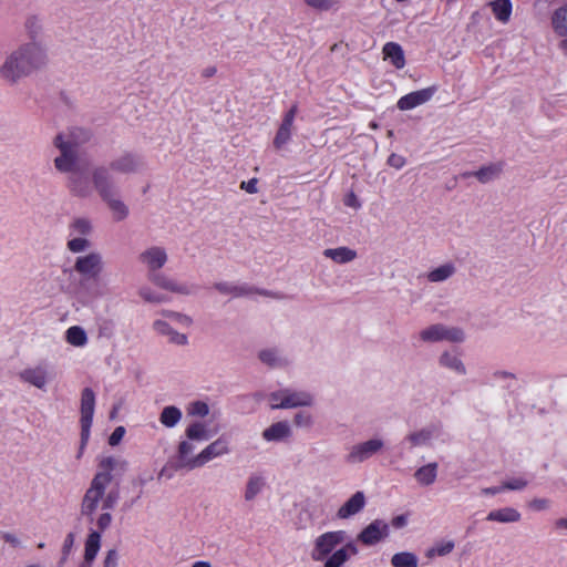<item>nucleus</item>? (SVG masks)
Here are the masks:
<instances>
[{"mask_svg":"<svg viewBox=\"0 0 567 567\" xmlns=\"http://www.w3.org/2000/svg\"><path fill=\"white\" fill-rule=\"evenodd\" d=\"M104 259L100 251L92 250L76 257L73 269L86 280L97 279L104 271Z\"/></svg>","mask_w":567,"mask_h":567,"instance_id":"7","label":"nucleus"},{"mask_svg":"<svg viewBox=\"0 0 567 567\" xmlns=\"http://www.w3.org/2000/svg\"><path fill=\"white\" fill-rule=\"evenodd\" d=\"M503 172V164L502 163H492L488 165H485L481 167L480 169L467 173V176H474L476 177L481 183L486 184L489 183L497 177L501 176Z\"/></svg>","mask_w":567,"mask_h":567,"instance_id":"21","label":"nucleus"},{"mask_svg":"<svg viewBox=\"0 0 567 567\" xmlns=\"http://www.w3.org/2000/svg\"><path fill=\"white\" fill-rule=\"evenodd\" d=\"M551 24L558 35H567V8H559L554 12Z\"/></svg>","mask_w":567,"mask_h":567,"instance_id":"33","label":"nucleus"},{"mask_svg":"<svg viewBox=\"0 0 567 567\" xmlns=\"http://www.w3.org/2000/svg\"><path fill=\"white\" fill-rule=\"evenodd\" d=\"M163 315L179 326L189 327L192 324V319L186 315L173 311H163Z\"/></svg>","mask_w":567,"mask_h":567,"instance_id":"47","label":"nucleus"},{"mask_svg":"<svg viewBox=\"0 0 567 567\" xmlns=\"http://www.w3.org/2000/svg\"><path fill=\"white\" fill-rule=\"evenodd\" d=\"M103 166L111 175H132L141 173L145 163L138 154L126 152L113 158L107 166Z\"/></svg>","mask_w":567,"mask_h":567,"instance_id":"8","label":"nucleus"},{"mask_svg":"<svg viewBox=\"0 0 567 567\" xmlns=\"http://www.w3.org/2000/svg\"><path fill=\"white\" fill-rule=\"evenodd\" d=\"M392 525L395 528H401L406 525V517L404 515H399L392 519Z\"/></svg>","mask_w":567,"mask_h":567,"instance_id":"62","label":"nucleus"},{"mask_svg":"<svg viewBox=\"0 0 567 567\" xmlns=\"http://www.w3.org/2000/svg\"><path fill=\"white\" fill-rule=\"evenodd\" d=\"M296 114L297 105H292L291 109L285 114L272 142L276 150H281L290 141Z\"/></svg>","mask_w":567,"mask_h":567,"instance_id":"15","label":"nucleus"},{"mask_svg":"<svg viewBox=\"0 0 567 567\" xmlns=\"http://www.w3.org/2000/svg\"><path fill=\"white\" fill-rule=\"evenodd\" d=\"M2 538H3V540L6 543H9V544H11L13 546H19L20 545V540L18 539V537H16L12 534L6 533V534H3Z\"/></svg>","mask_w":567,"mask_h":567,"instance_id":"63","label":"nucleus"},{"mask_svg":"<svg viewBox=\"0 0 567 567\" xmlns=\"http://www.w3.org/2000/svg\"><path fill=\"white\" fill-rule=\"evenodd\" d=\"M94 408V392L90 388H85L82 391L81 396V450L84 449L90 436V429L93 422Z\"/></svg>","mask_w":567,"mask_h":567,"instance_id":"9","label":"nucleus"},{"mask_svg":"<svg viewBox=\"0 0 567 567\" xmlns=\"http://www.w3.org/2000/svg\"><path fill=\"white\" fill-rule=\"evenodd\" d=\"M436 463H430L420 467L414 474L415 480L423 486L433 484L436 480Z\"/></svg>","mask_w":567,"mask_h":567,"instance_id":"29","label":"nucleus"},{"mask_svg":"<svg viewBox=\"0 0 567 567\" xmlns=\"http://www.w3.org/2000/svg\"><path fill=\"white\" fill-rule=\"evenodd\" d=\"M454 542L452 540L437 543L426 551V557L433 558L435 556H445L454 549Z\"/></svg>","mask_w":567,"mask_h":567,"instance_id":"43","label":"nucleus"},{"mask_svg":"<svg viewBox=\"0 0 567 567\" xmlns=\"http://www.w3.org/2000/svg\"><path fill=\"white\" fill-rule=\"evenodd\" d=\"M49 52L43 41H28L19 44L4 56L0 64V80L9 86L47 68Z\"/></svg>","mask_w":567,"mask_h":567,"instance_id":"1","label":"nucleus"},{"mask_svg":"<svg viewBox=\"0 0 567 567\" xmlns=\"http://www.w3.org/2000/svg\"><path fill=\"white\" fill-rule=\"evenodd\" d=\"M21 381L39 389L45 390L49 381L51 380L50 372L45 365L39 364L22 370L19 373Z\"/></svg>","mask_w":567,"mask_h":567,"instance_id":"14","label":"nucleus"},{"mask_svg":"<svg viewBox=\"0 0 567 567\" xmlns=\"http://www.w3.org/2000/svg\"><path fill=\"white\" fill-rule=\"evenodd\" d=\"M383 59L390 61V63L401 70L405 65V55L402 47L396 42H388L382 49Z\"/></svg>","mask_w":567,"mask_h":567,"instance_id":"19","label":"nucleus"},{"mask_svg":"<svg viewBox=\"0 0 567 567\" xmlns=\"http://www.w3.org/2000/svg\"><path fill=\"white\" fill-rule=\"evenodd\" d=\"M293 423L298 427H310L313 423L312 415L308 412H298L293 417Z\"/></svg>","mask_w":567,"mask_h":567,"instance_id":"48","label":"nucleus"},{"mask_svg":"<svg viewBox=\"0 0 567 567\" xmlns=\"http://www.w3.org/2000/svg\"><path fill=\"white\" fill-rule=\"evenodd\" d=\"M433 432L431 430H421L419 432L411 433L406 436V440L411 443V446H420L430 442Z\"/></svg>","mask_w":567,"mask_h":567,"instance_id":"44","label":"nucleus"},{"mask_svg":"<svg viewBox=\"0 0 567 567\" xmlns=\"http://www.w3.org/2000/svg\"><path fill=\"white\" fill-rule=\"evenodd\" d=\"M86 140L89 134L81 130L58 134L53 145L60 151V155L54 158V167L61 173L74 172L79 162V145Z\"/></svg>","mask_w":567,"mask_h":567,"instance_id":"6","label":"nucleus"},{"mask_svg":"<svg viewBox=\"0 0 567 567\" xmlns=\"http://www.w3.org/2000/svg\"><path fill=\"white\" fill-rule=\"evenodd\" d=\"M24 29L30 38V41H41L39 35L42 32V21L37 16H30L25 19Z\"/></svg>","mask_w":567,"mask_h":567,"instance_id":"39","label":"nucleus"},{"mask_svg":"<svg viewBox=\"0 0 567 567\" xmlns=\"http://www.w3.org/2000/svg\"><path fill=\"white\" fill-rule=\"evenodd\" d=\"M291 436V429L285 421L271 424L262 432V437L266 441H280Z\"/></svg>","mask_w":567,"mask_h":567,"instance_id":"22","label":"nucleus"},{"mask_svg":"<svg viewBox=\"0 0 567 567\" xmlns=\"http://www.w3.org/2000/svg\"><path fill=\"white\" fill-rule=\"evenodd\" d=\"M112 519L113 517L110 513H102L101 515H99V517L96 518V526L100 533L110 527Z\"/></svg>","mask_w":567,"mask_h":567,"instance_id":"51","label":"nucleus"},{"mask_svg":"<svg viewBox=\"0 0 567 567\" xmlns=\"http://www.w3.org/2000/svg\"><path fill=\"white\" fill-rule=\"evenodd\" d=\"M229 453V443L225 437H219L207 445L194 460L188 463L190 466H203L213 458Z\"/></svg>","mask_w":567,"mask_h":567,"instance_id":"13","label":"nucleus"},{"mask_svg":"<svg viewBox=\"0 0 567 567\" xmlns=\"http://www.w3.org/2000/svg\"><path fill=\"white\" fill-rule=\"evenodd\" d=\"M405 157L395 153H392L388 157V164L395 169H401L405 165Z\"/></svg>","mask_w":567,"mask_h":567,"instance_id":"52","label":"nucleus"},{"mask_svg":"<svg viewBox=\"0 0 567 567\" xmlns=\"http://www.w3.org/2000/svg\"><path fill=\"white\" fill-rule=\"evenodd\" d=\"M391 564L393 567H417L419 559L413 553L402 551L392 556Z\"/></svg>","mask_w":567,"mask_h":567,"instance_id":"35","label":"nucleus"},{"mask_svg":"<svg viewBox=\"0 0 567 567\" xmlns=\"http://www.w3.org/2000/svg\"><path fill=\"white\" fill-rule=\"evenodd\" d=\"M92 184L101 200L111 212L115 221H123L130 215V208L124 203L114 178L104 166H95L91 172Z\"/></svg>","mask_w":567,"mask_h":567,"instance_id":"5","label":"nucleus"},{"mask_svg":"<svg viewBox=\"0 0 567 567\" xmlns=\"http://www.w3.org/2000/svg\"><path fill=\"white\" fill-rule=\"evenodd\" d=\"M367 503V498L363 492H355L338 511V519H348L358 513H360Z\"/></svg>","mask_w":567,"mask_h":567,"instance_id":"17","label":"nucleus"},{"mask_svg":"<svg viewBox=\"0 0 567 567\" xmlns=\"http://www.w3.org/2000/svg\"><path fill=\"white\" fill-rule=\"evenodd\" d=\"M66 341L74 347H83L87 342V336L83 328L79 326L70 327L65 333Z\"/></svg>","mask_w":567,"mask_h":567,"instance_id":"34","label":"nucleus"},{"mask_svg":"<svg viewBox=\"0 0 567 567\" xmlns=\"http://www.w3.org/2000/svg\"><path fill=\"white\" fill-rule=\"evenodd\" d=\"M240 188L245 189L249 194H256L257 189V178H251L247 182H241Z\"/></svg>","mask_w":567,"mask_h":567,"instance_id":"59","label":"nucleus"},{"mask_svg":"<svg viewBox=\"0 0 567 567\" xmlns=\"http://www.w3.org/2000/svg\"><path fill=\"white\" fill-rule=\"evenodd\" d=\"M101 547V534L93 530L89 534L85 542L84 557L86 560H94Z\"/></svg>","mask_w":567,"mask_h":567,"instance_id":"31","label":"nucleus"},{"mask_svg":"<svg viewBox=\"0 0 567 567\" xmlns=\"http://www.w3.org/2000/svg\"><path fill=\"white\" fill-rule=\"evenodd\" d=\"M440 363L442 367L451 369L458 374L465 373V367L456 354L444 352L440 358Z\"/></svg>","mask_w":567,"mask_h":567,"instance_id":"38","label":"nucleus"},{"mask_svg":"<svg viewBox=\"0 0 567 567\" xmlns=\"http://www.w3.org/2000/svg\"><path fill=\"white\" fill-rule=\"evenodd\" d=\"M313 403V396L311 393L306 391H291L284 389V401L276 406H282V409H293L299 406H310Z\"/></svg>","mask_w":567,"mask_h":567,"instance_id":"18","label":"nucleus"},{"mask_svg":"<svg viewBox=\"0 0 567 567\" xmlns=\"http://www.w3.org/2000/svg\"><path fill=\"white\" fill-rule=\"evenodd\" d=\"M99 467L100 471L94 475L81 502V514L90 519L93 518L100 502H102L104 509H112L117 504L118 491L105 492L113 478L111 472L114 470L126 471L127 462L113 456H105L101 458Z\"/></svg>","mask_w":567,"mask_h":567,"instance_id":"2","label":"nucleus"},{"mask_svg":"<svg viewBox=\"0 0 567 567\" xmlns=\"http://www.w3.org/2000/svg\"><path fill=\"white\" fill-rule=\"evenodd\" d=\"M305 2L319 11H328L338 6L337 0H305Z\"/></svg>","mask_w":567,"mask_h":567,"instance_id":"46","label":"nucleus"},{"mask_svg":"<svg viewBox=\"0 0 567 567\" xmlns=\"http://www.w3.org/2000/svg\"><path fill=\"white\" fill-rule=\"evenodd\" d=\"M528 507L535 512L547 511L550 507V501L548 498H533L528 503Z\"/></svg>","mask_w":567,"mask_h":567,"instance_id":"49","label":"nucleus"},{"mask_svg":"<svg viewBox=\"0 0 567 567\" xmlns=\"http://www.w3.org/2000/svg\"><path fill=\"white\" fill-rule=\"evenodd\" d=\"M153 327L156 332L167 336L168 340L172 343H175L178 346H185L187 343V336L184 333L174 331L166 321L156 320L154 322Z\"/></svg>","mask_w":567,"mask_h":567,"instance_id":"24","label":"nucleus"},{"mask_svg":"<svg viewBox=\"0 0 567 567\" xmlns=\"http://www.w3.org/2000/svg\"><path fill=\"white\" fill-rule=\"evenodd\" d=\"M503 491H505L504 485H501V486H495V487L483 488L481 491V493L484 494V495H495V494H498V493H501Z\"/></svg>","mask_w":567,"mask_h":567,"instance_id":"61","label":"nucleus"},{"mask_svg":"<svg viewBox=\"0 0 567 567\" xmlns=\"http://www.w3.org/2000/svg\"><path fill=\"white\" fill-rule=\"evenodd\" d=\"M388 536L389 525L381 519H374L358 534L357 539L365 546H373Z\"/></svg>","mask_w":567,"mask_h":567,"instance_id":"12","label":"nucleus"},{"mask_svg":"<svg viewBox=\"0 0 567 567\" xmlns=\"http://www.w3.org/2000/svg\"><path fill=\"white\" fill-rule=\"evenodd\" d=\"M91 246V243L89 239L81 237V236H74L71 238L66 247L73 254H79L85 251Z\"/></svg>","mask_w":567,"mask_h":567,"instance_id":"45","label":"nucleus"},{"mask_svg":"<svg viewBox=\"0 0 567 567\" xmlns=\"http://www.w3.org/2000/svg\"><path fill=\"white\" fill-rule=\"evenodd\" d=\"M137 260L146 270L148 280L158 288L183 296L193 293V286L178 282L159 272L168 261V254L164 247H147L140 252Z\"/></svg>","mask_w":567,"mask_h":567,"instance_id":"4","label":"nucleus"},{"mask_svg":"<svg viewBox=\"0 0 567 567\" xmlns=\"http://www.w3.org/2000/svg\"><path fill=\"white\" fill-rule=\"evenodd\" d=\"M434 91V87H427L409 93L398 101V109L408 111L422 105L432 99Z\"/></svg>","mask_w":567,"mask_h":567,"instance_id":"16","label":"nucleus"},{"mask_svg":"<svg viewBox=\"0 0 567 567\" xmlns=\"http://www.w3.org/2000/svg\"><path fill=\"white\" fill-rule=\"evenodd\" d=\"M280 401H284V390H279L269 394V404L271 409H282V406H275L280 404Z\"/></svg>","mask_w":567,"mask_h":567,"instance_id":"55","label":"nucleus"},{"mask_svg":"<svg viewBox=\"0 0 567 567\" xmlns=\"http://www.w3.org/2000/svg\"><path fill=\"white\" fill-rule=\"evenodd\" d=\"M185 433L190 441H206L209 439L207 426L200 422L188 425Z\"/></svg>","mask_w":567,"mask_h":567,"instance_id":"37","label":"nucleus"},{"mask_svg":"<svg viewBox=\"0 0 567 567\" xmlns=\"http://www.w3.org/2000/svg\"><path fill=\"white\" fill-rule=\"evenodd\" d=\"M486 519L498 523H516L520 520V513L513 507H504L491 511L487 514Z\"/></svg>","mask_w":567,"mask_h":567,"instance_id":"23","label":"nucleus"},{"mask_svg":"<svg viewBox=\"0 0 567 567\" xmlns=\"http://www.w3.org/2000/svg\"><path fill=\"white\" fill-rule=\"evenodd\" d=\"M346 530H329L318 535L312 543L310 557L323 563L322 567H343L351 557L358 555L354 542H347Z\"/></svg>","mask_w":567,"mask_h":567,"instance_id":"3","label":"nucleus"},{"mask_svg":"<svg viewBox=\"0 0 567 567\" xmlns=\"http://www.w3.org/2000/svg\"><path fill=\"white\" fill-rule=\"evenodd\" d=\"M421 340L425 342L451 341L462 342L464 332L460 328L446 327L444 324H433L420 332Z\"/></svg>","mask_w":567,"mask_h":567,"instance_id":"10","label":"nucleus"},{"mask_svg":"<svg viewBox=\"0 0 567 567\" xmlns=\"http://www.w3.org/2000/svg\"><path fill=\"white\" fill-rule=\"evenodd\" d=\"M384 447L381 439H371L369 441L353 445L347 455V462L358 464L367 461L371 456L380 453Z\"/></svg>","mask_w":567,"mask_h":567,"instance_id":"11","label":"nucleus"},{"mask_svg":"<svg viewBox=\"0 0 567 567\" xmlns=\"http://www.w3.org/2000/svg\"><path fill=\"white\" fill-rule=\"evenodd\" d=\"M124 433H125V430L123 426L116 427L109 439L110 445L114 446V445L118 444L120 441L123 439Z\"/></svg>","mask_w":567,"mask_h":567,"instance_id":"58","label":"nucleus"},{"mask_svg":"<svg viewBox=\"0 0 567 567\" xmlns=\"http://www.w3.org/2000/svg\"><path fill=\"white\" fill-rule=\"evenodd\" d=\"M73 544H74V535L72 533H70L65 540H64V544H63V548H62V553H63V557H62V561H64L68 557V555L70 554L72 547H73Z\"/></svg>","mask_w":567,"mask_h":567,"instance_id":"56","label":"nucleus"},{"mask_svg":"<svg viewBox=\"0 0 567 567\" xmlns=\"http://www.w3.org/2000/svg\"><path fill=\"white\" fill-rule=\"evenodd\" d=\"M68 187L74 196L85 198L91 195V187L87 181L79 175H72L69 178Z\"/></svg>","mask_w":567,"mask_h":567,"instance_id":"27","label":"nucleus"},{"mask_svg":"<svg viewBox=\"0 0 567 567\" xmlns=\"http://www.w3.org/2000/svg\"><path fill=\"white\" fill-rule=\"evenodd\" d=\"M195 446L189 441H182L178 445V457L176 463V468H186V470H194L198 466H190L188 463H190L194 460L193 457H189V455L194 452Z\"/></svg>","mask_w":567,"mask_h":567,"instance_id":"25","label":"nucleus"},{"mask_svg":"<svg viewBox=\"0 0 567 567\" xmlns=\"http://www.w3.org/2000/svg\"><path fill=\"white\" fill-rule=\"evenodd\" d=\"M182 419V412L176 406H166L163 409L159 421L167 427L175 426Z\"/></svg>","mask_w":567,"mask_h":567,"instance_id":"36","label":"nucleus"},{"mask_svg":"<svg viewBox=\"0 0 567 567\" xmlns=\"http://www.w3.org/2000/svg\"><path fill=\"white\" fill-rule=\"evenodd\" d=\"M491 7L498 21L505 23L509 20L512 13V3L509 0H495L491 2Z\"/></svg>","mask_w":567,"mask_h":567,"instance_id":"32","label":"nucleus"},{"mask_svg":"<svg viewBox=\"0 0 567 567\" xmlns=\"http://www.w3.org/2000/svg\"><path fill=\"white\" fill-rule=\"evenodd\" d=\"M214 289L219 293L230 296L231 298L248 296L252 292V290L246 286H238L231 282H216L214 285Z\"/></svg>","mask_w":567,"mask_h":567,"instance_id":"26","label":"nucleus"},{"mask_svg":"<svg viewBox=\"0 0 567 567\" xmlns=\"http://www.w3.org/2000/svg\"><path fill=\"white\" fill-rule=\"evenodd\" d=\"M503 485H504L505 489L519 491L527 486V481L524 478H520V477L513 478V480L505 482Z\"/></svg>","mask_w":567,"mask_h":567,"instance_id":"50","label":"nucleus"},{"mask_svg":"<svg viewBox=\"0 0 567 567\" xmlns=\"http://www.w3.org/2000/svg\"><path fill=\"white\" fill-rule=\"evenodd\" d=\"M455 266L452 262L443 264L426 274L430 282H442L455 274Z\"/></svg>","mask_w":567,"mask_h":567,"instance_id":"28","label":"nucleus"},{"mask_svg":"<svg viewBox=\"0 0 567 567\" xmlns=\"http://www.w3.org/2000/svg\"><path fill=\"white\" fill-rule=\"evenodd\" d=\"M259 359L269 367H279L285 363L284 358L276 349H265L260 351Z\"/></svg>","mask_w":567,"mask_h":567,"instance_id":"41","label":"nucleus"},{"mask_svg":"<svg viewBox=\"0 0 567 567\" xmlns=\"http://www.w3.org/2000/svg\"><path fill=\"white\" fill-rule=\"evenodd\" d=\"M209 412L208 405L204 402H196L192 405L190 413L194 415L205 416Z\"/></svg>","mask_w":567,"mask_h":567,"instance_id":"54","label":"nucleus"},{"mask_svg":"<svg viewBox=\"0 0 567 567\" xmlns=\"http://www.w3.org/2000/svg\"><path fill=\"white\" fill-rule=\"evenodd\" d=\"M323 256L331 259L336 264H348L353 261L358 254L354 249L342 246L337 248H327L323 250Z\"/></svg>","mask_w":567,"mask_h":567,"instance_id":"20","label":"nucleus"},{"mask_svg":"<svg viewBox=\"0 0 567 567\" xmlns=\"http://www.w3.org/2000/svg\"><path fill=\"white\" fill-rule=\"evenodd\" d=\"M118 554L115 549H110L103 561V567H117Z\"/></svg>","mask_w":567,"mask_h":567,"instance_id":"53","label":"nucleus"},{"mask_svg":"<svg viewBox=\"0 0 567 567\" xmlns=\"http://www.w3.org/2000/svg\"><path fill=\"white\" fill-rule=\"evenodd\" d=\"M93 226L90 219L84 217L75 218L70 224L71 235L73 236H87L92 233Z\"/></svg>","mask_w":567,"mask_h":567,"instance_id":"40","label":"nucleus"},{"mask_svg":"<svg viewBox=\"0 0 567 567\" xmlns=\"http://www.w3.org/2000/svg\"><path fill=\"white\" fill-rule=\"evenodd\" d=\"M265 478L259 475H251L245 487V501L251 502L264 488Z\"/></svg>","mask_w":567,"mask_h":567,"instance_id":"30","label":"nucleus"},{"mask_svg":"<svg viewBox=\"0 0 567 567\" xmlns=\"http://www.w3.org/2000/svg\"><path fill=\"white\" fill-rule=\"evenodd\" d=\"M192 567H212V565L209 561L200 560V561L194 563Z\"/></svg>","mask_w":567,"mask_h":567,"instance_id":"64","label":"nucleus"},{"mask_svg":"<svg viewBox=\"0 0 567 567\" xmlns=\"http://www.w3.org/2000/svg\"><path fill=\"white\" fill-rule=\"evenodd\" d=\"M554 527L558 532H567V517H560L555 520Z\"/></svg>","mask_w":567,"mask_h":567,"instance_id":"60","label":"nucleus"},{"mask_svg":"<svg viewBox=\"0 0 567 567\" xmlns=\"http://www.w3.org/2000/svg\"><path fill=\"white\" fill-rule=\"evenodd\" d=\"M140 297L145 301L150 303H163L166 302L168 299L165 295L154 291L150 287H143L138 291Z\"/></svg>","mask_w":567,"mask_h":567,"instance_id":"42","label":"nucleus"},{"mask_svg":"<svg viewBox=\"0 0 567 567\" xmlns=\"http://www.w3.org/2000/svg\"><path fill=\"white\" fill-rule=\"evenodd\" d=\"M344 205L348 207H351L353 209H358V208H360L361 203H360L359 198L357 197V195L351 192L346 195Z\"/></svg>","mask_w":567,"mask_h":567,"instance_id":"57","label":"nucleus"}]
</instances>
